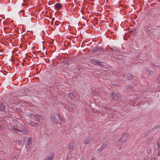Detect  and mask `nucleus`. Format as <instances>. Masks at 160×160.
<instances>
[{"mask_svg":"<svg viewBox=\"0 0 160 160\" xmlns=\"http://www.w3.org/2000/svg\"><path fill=\"white\" fill-rule=\"evenodd\" d=\"M5 109L4 105L3 103H1L0 104V110L2 111H4Z\"/></svg>","mask_w":160,"mask_h":160,"instance_id":"obj_15","label":"nucleus"},{"mask_svg":"<svg viewBox=\"0 0 160 160\" xmlns=\"http://www.w3.org/2000/svg\"><path fill=\"white\" fill-rule=\"evenodd\" d=\"M55 121L57 123L59 124H61L62 123L61 117L58 115H56L55 116Z\"/></svg>","mask_w":160,"mask_h":160,"instance_id":"obj_4","label":"nucleus"},{"mask_svg":"<svg viewBox=\"0 0 160 160\" xmlns=\"http://www.w3.org/2000/svg\"><path fill=\"white\" fill-rule=\"evenodd\" d=\"M152 29L150 25L148 26H146L143 28V30L145 32L147 33L148 35L151 36L152 35V33L151 32V31Z\"/></svg>","mask_w":160,"mask_h":160,"instance_id":"obj_2","label":"nucleus"},{"mask_svg":"<svg viewBox=\"0 0 160 160\" xmlns=\"http://www.w3.org/2000/svg\"><path fill=\"white\" fill-rule=\"evenodd\" d=\"M110 95L111 97H112L113 100L116 101H118L121 97L119 93L116 92H113Z\"/></svg>","mask_w":160,"mask_h":160,"instance_id":"obj_3","label":"nucleus"},{"mask_svg":"<svg viewBox=\"0 0 160 160\" xmlns=\"http://www.w3.org/2000/svg\"><path fill=\"white\" fill-rule=\"evenodd\" d=\"M53 154H50L47 156L45 160H53Z\"/></svg>","mask_w":160,"mask_h":160,"instance_id":"obj_9","label":"nucleus"},{"mask_svg":"<svg viewBox=\"0 0 160 160\" xmlns=\"http://www.w3.org/2000/svg\"><path fill=\"white\" fill-rule=\"evenodd\" d=\"M30 147L31 146L30 145H27V144H26L25 148L27 150H29L30 148Z\"/></svg>","mask_w":160,"mask_h":160,"instance_id":"obj_23","label":"nucleus"},{"mask_svg":"<svg viewBox=\"0 0 160 160\" xmlns=\"http://www.w3.org/2000/svg\"><path fill=\"white\" fill-rule=\"evenodd\" d=\"M71 158V157L68 156L67 157V160H69Z\"/></svg>","mask_w":160,"mask_h":160,"instance_id":"obj_28","label":"nucleus"},{"mask_svg":"<svg viewBox=\"0 0 160 160\" xmlns=\"http://www.w3.org/2000/svg\"><path fill=\"white\" fill-rule=\"evenodd\" d=\"M148 73L150 75H151L153 74V72L151 71H148Z\"/></svg>","mask_w":160,"mask_h":160,"instance_id":"obj_27","label":"nucleus"},{"mask_svg":"<svg viewBox=\"0 0 160 160\" xmlns=\"http://www.w3.org/2000/svg\"><path fill=\"white\" fill-rule=\"evenodd\" d=\"M112 50L115 52H120V50L116 47H113L112 49Z\"/></svg>","mask_w":160,"mask_h":160,"instance_id":"obj_19","label":"nucleus"},{"mask_svg":"<svg viewBox=\"0 0 160 160\" xmlns=\"http://www.w3.org/2000/svg\"><path fill=\"white\" fill-rule=\"evenodd\" d=\"M74 143H73L72 142H71L69 143V146L68 147V148L69 150L72 149L74 147Z\"/></svg>","mask_w":160,"mask_h":160,"instance_id":"obj_16","label":"nucleus"},{"mask_svg":"<svg viewBox=\"0 0 160 160\" xmlns=\"http://www.w3.org/2000/svg\"><path fill=\"white\" fill-rule=\"evenodd\" d=\"M103 150V149L102 148H99L97 150V153H100L102 150Z\"/></svg>","mask_w":160,"mask_h":160,"instance_id":"obj_21","label":"nucleus"},{"mask_svg":"<svg viewBox=\"0 0 160 160\" xmlns=\"http://www.w3.org/2000/svg\"><path fill=\"white\" fill-rule=\"evenodd\" d=\"M158 156H160V152H159L158 153Z\"/></svg>","mask_w":160,"mask_h":160,"instance_id":"obj_30","label":"nucleus"},{"mask_svg":"<svg viewBox=\"0 0 160 160\" xmlns=\"http://www.w3.org/2000/svg\"><path fill=\"white\" fill-rule=\"evenodd\" d=\"M103 51V49L99 47H96L92 50L93 52H102Z\"/></svg>","mask_w":160,"mask_h":160,"instance_id":"obj_5","label":"nucleus"},{"mask_svg":"<svg viewBox=\"0 0 160 160\" xmlns=\"http://www.w3.org/2000/svg\"><path fill=\"white\" fill-rule=\"evenodd\" d=\"M29 124L32 126H38L37 124L35 122H29Z\"/></svg>","mask_w":160,"mask_h":160,"instance_id":"obj_18","label":"nucleus"},{"mask_svg":"<svg viewBox=\"0 0 160 160\" xmlns=\"http://www.w3.org/2000/svg\"><path fill=\"white\" fill-rule=\"evenodd\" d=\"M62 7V5L60 3H57L55 4V8L57 9H59Z\"/></svg>","mask_w":160,"mask_h":160,"instance_id":"obj_12","label":"nucleus"},{"mask_svg":"<svg viewBox=\"0 0 160 160\" xmlns=\"http://www.w3.org/2000/svg\"><path fill=\"white\" fill-rule=\"evenodd\" d=\"M92 62L94 64H97L99 66H103L102 62H99L98 61L95 60H92Z\"/></svg>","mask_w":160,"mask_h":160,"instance_id":"obj_7","label":"nucleus"},{"mask_svg":"<svg viewBox=\"0 0 160 160\" xmlns=\"http://www.w3.org/2000/svg\"><path fill=\"white\" fill-rule=\"evenodd\" d=\"M152 66L155 68H160V66L159 65H156L155 64H152Z\"/></svg>","mask_w":160,"mask_h":160,"instance_id":"obj_22","label":"nucleus"},{"mask_svg":"<svg viewBox=\"0 0 160 160\" xmlns=\"http://www.w3.org/2000/svg\"><path fill=\"white\" fill-rule=\"evenodd\" d=\"M92 92L93 93H95L97 95H99L100 93V92H97L96 91H92Z\"/></svg>","mask_w":160,"mask_h":160,"instance_id":"obj_24","label":"nucleus"},{"mask_svg":"<svg viewBox=\"0 0 160 160\" xmlns=\"http://www.w3.org/2000/svg\"><path fill=\"white\" fill-rule=\"evenodd\" d=\"M107 144L104 143L102 144L101 148H102L103 149V148H106L107 147Z\"/></svg>","mask_w":160,"mask_h":160,"instance_id":"obj_25","label":"nucleus"},{"mask_svg":"<svg viewBox=\"0 0 160 160\" xmlns=\"http://www.w3.org/2000/svg\"><path fill=\"white\" fill-rule=\"evenodd\" d=\"M12 132H14L20 134L21 133V130L15 127H12Z\"/></svg>","mask_w":160,"mask_h":160,"instance_id":"obj_8","label":"nucleus"},{"mask_svg":"<svg viewBox=\"0 0 160 160\" xmlns=\"http://www.w3.org/2000/svg\"><path fill=\"white\" fill-rule=\"evenodd\" d=\"M124 77L127 78L128 80H131L133 78V76L131 75L128 74H126Z\"/></svg>","mask_w":160,"mask_h":160,"instance_id":"obj_14","label":"nucleus"},{"mask_svg":"<svg viewBox=\"0 0 160 160\" xmlns=\"http://www.w3.org/2000/svg\"><path fill=\"white\" fill-rule=\"evenodd\" d=\"M122 139H123V140H125L130 137V135L128 133L125 132L122 134Z\"/></svg>","mask_w":160,"mask_h":160,"instance_id":"obj_6","label":"nucleus"},{"mask_svg":"<svg viewBox=\"0 0 160 160\" xmlns=\"http://www.w3.org/2000/svg\"><path fill=\"white\" fill-rule=\"evenodd\" d=\"M68 95L69 97L71 98H72L73 97V94L72 92L68 93Z\"/></svg>","mask_w":160,"mask_h":160,"instance_id":"obj_20","label":"nucleus"},{"mask_svg":"<svg viewBox=\"0 0 160 160\" xmlns=\"http://www.w3.org/2000/svg\"><path fill=\"white\" fill-rule=\"evenodd\" d=\"M92 139L91 138H88L86 139L84 142V144H88L90 143L92 141Z\"/></svg>","mask_w":160,"mask_h":160,"instance_id":"obj_13","label":"nucleus"},{"mask_svg":"<svg viewBox=\"0 0 160 160\" xmlns=\"http://www.w3.org/2000/svg\"><path fill=\"white\" fill-rule=\"evenodd\" d=\"M159 142L157 143V148H159Z\"/></svg>","mask_w":160,"mask_h":160,"instance_id":"obj_29","label":"nucleus"},{"mask_svg":"<svg viewBox=\"0 0 160 160\" xmlns=\"http://www.w3.org/2000/svg\"><path fill=\"white\" fill-rule=\"evenodd\" d=\"M28 116L29 117L39 122H42L43 121L42 118L38 114L35 115L29 113H28Z\"/></svg>","mask_w":160,"mask_h":160,"instance_id":"obj_1","label":"nucleus"},{"mask_svg":"<svg viewBox=\"0 0 160 160\" xmlns=\"http://www.w3.org/2000/svg\"><path fill=\"white\" fill-rule=\"evenodd\" d=\"M123 143V140H117L115 142V145L118 146H120L121 144Z\"/></svg>","mask_w":160,"mask_h":160,"instance_id":"obj_11","label":"nucleus"},{"mask_svg":"<svg viewBox=\"0 0 160 160\" xmlns=\"http://www.w3.org/2000/svg\"><path fill=\"white\" fill-rule=\"evenodd\" d=\"M21 133H26L28 132L29 131L28 130L27 128L25 127H23L21 130Z\"/></svg>","mask_w":160,"mask_h":160,"instance_id":"obj_10","label":"nucleus"},{"mask_svg":"<svg viewBox=\"0 0 160 160\" xmlns=\"http://www.w3.org/2000/svg\"><path fill=\"white\" fill-rule=\"evenodd\" d=\"M19 156L18 155H15L14 157L13 158L12 160H16L17 158Z\"/></svg>","mask_w":160,"mask_h":160,"instance_id":"obj_26","label":"nucleus"},{"mask_svg":"<svg viewBox=\"0 0 160 160\" xmlns=\"http://www.w3.org/2000/svg\"><path fill=\"white\" fill-rule=\"evenodd\" d=\"M32 138L31 137L29 138L26 141V144L27 145H30L31 143Z\"/></svg>","mask_w":160,"mask_h":160,"instance_id":"obj_17","label":"nucleus"}]
</instances>
